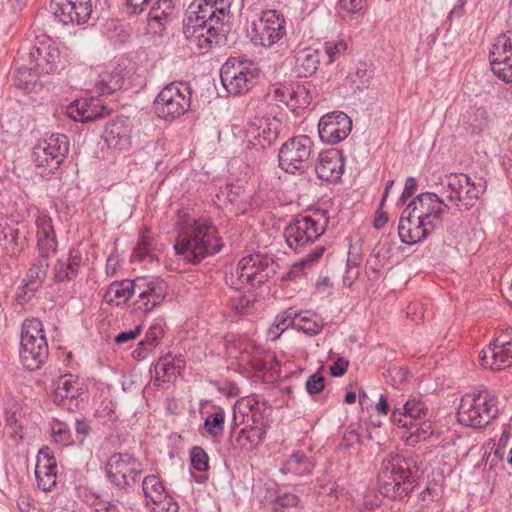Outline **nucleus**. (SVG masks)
I'll return each instance as SVG.
<instances>
[{"instance_id":"37998d69","label":"nucleus","mask_w":512,"mask_h":512,"mask_svg":"<svg viewBox=\"0 0 512 512\" xmlns=\"http://www.w3.org/2000/svg\"><path fill=\"white\" fill-rule=\"evenodd\" d=\"M326 248L323 245L315 247L311 252L306 254L299 262H296L292 269L288 271L285 278L288 280L294 279L299 272L305 268L313 265L314 263L318 262L319 259L323 256Z\"/></svg>"},{"instance_id":"4468645a","label":"nucleus","mask_w":512,"mask_h":512,"mask_svg":"<svg viewBox=\"0 0 512 512\" xmlns=\"http://www.w3.org/2000/svg\"><path fill=\"white\" fill-rule=\"evenodd\" d=\"M484 368L500 371L512 365V328L498 330L489 345L481 351Z\"/></svg>"},{"instance_id":"7c9ffc66","label":"nucleus","mask_w":512,"mask_h":512,"mask_svg":"<svg viewBox=\"0 0 512 512\" xmlns=\"http://www.w3.org/2000/svg\"><path fill=\"white\" fill-rule=\"evenodd\" d=\"M82 264L83 259L80 251L71 250L66 261L58 260L55 264L53 271L55 282L74 280L78 276Z\"/></svg>"},{"instance_id":"c85d7f7f","label":"nucleus","mask_w":512,"mask_h":512,"mask_svg":"<svg viewBox=\"0 0 512 512\" xmlns=\"http://www.w3.org/2000/svg\"><path fill=\"white\" fill-rule=\"evenodd\" d=\"M26 225L24 223H6L0 228V241L6 242L5 249L10 255H17L23 249L26 242Z\"/></svg>"},{"instance_id":"09e8293b","label":"nucleus","mask_w":512,"mask_h":512,"mask_svg":"<svg viewBox=\"0 0 512 512\" xmlns=\"http://www.w3.org/2000/svg\"><path fill=\"white\" fill-rule=\"evenodd\" d=\"M190 460L193 469L199 472H205L209 469V456L200 446H195L191 449Z\"/></svg>"},{"instance_id":"c03bdc74","label":"nucleus","mask_w":512,"mask_h":512,"mask_svg":"<svg viewBox=\"0 0 512 512\" xmlns=\"http://www.w3.org/2000/svg\"><path fill=\"white\" fill-rule=\"evenodd\" d=\"M225 424V411L218 408L215 413L207 416L204 421V428L207 433L212 437L222 436Z\"/></svg>"},{"instance_id":"f03ea898","label":"nucleus","mask_w":512,"mask_h":512,"mask_svg":"<svg viewBox=\"0 0 512 512\" xmlns=\"http://www.w3.org/2000/svg\"><path fill=\"white\" fill-rule=\"evenodd\" d=\"M418 471L416 457L389 453L383 459L377 477L380 493L393 500H402L414 491Z\"/></svg>"},{"instance_id":"774afa93","label":"nucleus","mask_w":512,"mask_h":512,"mask_svg":"<svg viewBox=\"0 0 512 512\" xmlns=\"http://www.w3.org/2000/svg\"><path fill=\"white\" fill-rule=\"evenodd\" d=\"M417 187V181L414 177H408L405 181L403 192L400 196L399 201L405 203L415 192Z\"/></svg>"},{"instance_id":"cd10ccee","label":"nucleus","mask_w":512,"mask_h":512,"mask_svg":"<svg viewBox=\"0 0 512 512\" xmlns=\"http://www.w3.org/2000/svg\"><path fill=\"white\" fill-rule=\"evenodd\" d=\"M37 246L40 256L50 257L57 251V238L49 216L42 215L36 219Z\"/></svg>"},{"instance_id":"a878e982","label":"nucleus","mask_w":512,"mask_h":512,"mask_svg":"<svg viewBox=\"0 0 512 512\" xmlns=\"http://www.w3.org/2000/svg\"><path fill=\"white\" fill-rule=\"evenodd\" d=\"M103 138L109 147L126 149L131 143V124L128 118L117 117L104 128Z\"/></svg>"},{"instance_id":"052dcab7","label":"nucleus","mask_w":512,"mask_h":512,"mask_svg":"<svg viewBox=\"0 0 512 512\" xmlns=\"http://www.w3.org/2000/svg\"><path fill=\"white\" fill-rule=\"evenodd\" d=\"M91 430L90 422L86 418L77 419L75 422V431L79 443H83Z\"/></svg>"},{"instance_id":"4c0bfd02","label":"nucleus","mask_w":512,"mask_h":512,"mask_svg":"<svg viewBox=\"0 0 512 512\" xmlns=\"http://www.w3.org/2000/svg\"><path fill=\"white\" fill-rule=\"evenodd\" d=\"M142 490L147 502L160 503L166 498V490L159 476L151 474L142 481Z\"/></svg>"},{"instance_id":"bf43d9fd","label":"nucleus","mask_w":512,"mask_h":512,"mask_svg":"<svg viewBox=\"0 0 512 512\" xmlns=\"http://www.w3.org/2000/svg\"><path fill=\"white\" fill-rule=\"evenodd\" d=\"M298 502L299 498L295 494L283 493L278 495L275 499V510L279 511L282 508L295 507Z\"/></svg>"},{"instance_id":"39448f33","label":"nucleus","mask_w":512,"mask_h":512,"mask_svg":"<svg viewBox=\"0 0 512 512\" xmlns=\"http://www.w3.org/2000/svg\"><path fill=\"white\" fill-rule=\"evenodd\" d=\"M278 264L268 255L253 253L243 257L230 277L231 285L237 289L246 286L260 287L276 274Z\"/></svg>"},{"instance_id":"5701e85b","label":"nucleus","mask_w":512,"mask_h":512,"mask_svg":"<svg viewBox=\"0 0 512 512\" xmlns=\"http://www.w3.org/2000/svg\"><path fill=\"white\" fill-rule=\"evenodd\" d=\"M420 219L417 218V214L415 212L409 211V207L403 210L399 225H398V235L400 241L406 245H414L416 243L422 242L427 239L434 231L428 229L425 230L426 234L423 236L421 233L424 230L422 223L420 224Z\"/></svg>"},{"instance_id":"473e14b6","label":"nucleus","mask_w":512,"mask_h":512,"mask_svg":"<svg viewBox=\"0 0 512 512\" xmlns=\"http://www.w3.org/2000/svg\"><path fill=\"white\" fill-rule=\"evenodd\" d=\"M282 130V122L276 117H267L263 120H260V125L252 131L254 138L257 140L258 144L264 148L265 145H271L274 143Z\"/></svg>"},{"instance_id":"a18cd8bd","label":"nucleus","mask_w":512,"mask_h":512,"mask_svg":"<svg viewBox=\"0 0 512 512\" xmlns=\"http://www.w3.org/2000/svg\"><path fill=\"white\" fill-rule=\"evenodd\" d=\"M164 327V320L158 319L149 327L145 338L139 343V345L144 346L145 349L149 350L156 347L164 336Z\"/></svg>"},{"instance_id":"13d9d810","label":"nucleus","mask_w":512,"mask_h":512,"mask_svg":"<svg viewBox=\"0 0 512 512\" xmlns=\"http://www.w3.org/2000/svg\"><path fill=\"white\" fill-rule=\"evenodd\" d=\"M266 425L264 422H261L260 425L250 426L249 430H247V440L251 443L259 444L261 443L266 436ZM246 430H242L241 433H245Z\"/></svg>"},{"instance_id":"bb28decb","label":"nucleus","mask_w":512,"mask_h":512,"mask_svg":"<svg viewBox=\"0 0 512 512\" xmlns=\"http://www.w3.org/2000/svg\"><path fill=\"white\" fill-rule=\"evenodd\" d=\"M315 172L319 179L324 181H335L344 172V161L342 156L335 150H328L320 153L315 165Z\"/></svg>"},{"instance_id":"f704fd0d","label":"nucleus","mask_w":512,"mask_h":512,"mask_svg":"<svg viewBox=\"0 0 512 512\" xmlns=\"http://www.w3.org/2000/svg\"><path fill=\"white\" fill-rule=\"evenodd\" d=\"M175 6L172 0H157L148 13L151 27L162 28L174 18Z\"/></svg>"},{"instance_id":"a211bd4d","label":"nucleus","mask_w":512,"mask_h":512,"mask_svg":"<svg viewBox=\"0 0 512 512\" xmlns=\"http://www.w3.org/2000/svg\"><path fill=\"white\" fill-rule=\"evenodd\" d=\"M135 304L138 309L150 312L159 306L167 295V284L160 277L135 278Z\"/></svg>"},{"instance_id":"c756f323","label":"nucleus","mask_w":512,"mask_h":512,"mask_svg":"<svg viewBox=\"0 0 512 512\" xmlns=\"http://www.w3.org/2000/svg\"><path fill=\"white\" fill-rule=\"evenodd\" d=\"M276 93L280 95V101L290 107L293 112L308 107L312 101L310 90L305 85L284 86L282 89H277Z\"/></svg>"},{"instance_id":"6e6552de","label":"nucleus","mask_w":512,"mask_h":512,"mask_svg":"<svg viewBox=\"0 0 512 512\" xmlns=\"http://www.w3.org/2000/svg\"><path fill=\"white\" fill-rule=\"evenodd\" d=\"M498 413L497 398L489 393L464 397L457 411V420L468 427H485Z\"/></svg>"},{"instance_id":"338daca9","label":"nucleus","mask_w":512,"mask_h":512,"mask_svg":"<svg viewBox=\"0 0 512 512\" xmlns=\"http://www.w3.org/2000/svg\"><path fill=\"white\" fill-rule=\"evenodd\" d=\"M79 497L81 498V500L84 503H86L87 505H89L90 507L93 508V512H95V508L99 507V505H100V503L102 501V500L99 499L98 495H96L95 493L89 491L86 488H83L82 490H80Z\"/></svg>"},{"instance_id":"79ce46f5","label":"nucleus","mask_w":512,"mask_h":512,"mask_svg":"<svg viewBox=\"0 0 512 512\" xmlns=\"http://www.w3.org/2000/svg\"><path fill=\"white\" fill-rule=\"evenodd\" d=\"M34 339H46L43 324L38 318L25 319L21 327L20 342H31Z\"/></svg>"},{"instance_id":"6ab92c4d","label":"nucleus","mask_w":512,"mask_h":512,"mask_svg":"<svg viewBox=\"0 0 512 512\" xmlns=\"http://www.w3.org/2000/svg\"><path fill=\"white\" fill-rule=\"evenodd\" d=\"M489 61L495 76L512 82V30L499 35L490 50Z\"/></svg>"},{"instance_id":"e433bc0d","label":"nucleus","mask_w":512,"mask_h":512,"mask_svg":"<svg viewBox=\"0 0 512 512\" xmlns=\"http://www.w3.org/2000/svg\"><path fill=\"white\" fill-rule=\"evenodd\" d=\"M81 394L82 388L71 374L61 376L55 383L56 400L77 399Z\"/></svg>"},{"instance_id":"864d4df0","label":"nucleus","mask_w":512,"mask_h":512,"mask_svg":"<svg viewBox=\"0 0 512 512\" xmlns=\"http://www.w3.org/2000/svg\"><path fill=\"white\" fill-rule=\"evenodd\" d=\"M324 49L329 62H333L346 52L347 44L344 40L328 41L325 43Z\"/></svg>"},{"instance_id":"7ed1b4c3","label":"nucleus","mask_w":512,"mask_h":512,"mask_svg":"<svg viewBox=\"0 0 512 512\" xmlns=\"http://www.w3.org/2000/svg\"><path fill=\"white\" fill-rule=\"evenodd\" d=\"M222 245L216 227L210 220L203 219L195 221L189 231L179 235L174 250L187 262L197 264L218 253Z\"/></svg>"},{"instance_id":"e2e57ef3","label":"nucleus","mask_w":512,"mask_h":512,"mask_svg":"<svg viewBox=\"0 0 512 512\" xmlns=\"http://www.w3.org/2000/svg\"><path fill=\"white\" fill-rule=\"evenodd\" d=\"M346 267V272L343 276V284L350 287L359 277V264L354 263V266H350V259H347Z\"/></svg>"},{"instance_id":"680f3d73","label":"nucleus","mask_w":512,"mask_h":512,"mask_svg":"<svg viewBox=\"0 0 512 512\" xmlns=\"http://www.w3.org/2000/svg\"><path fill=\"white\" fill-rule=\"evenodd\" d=\"M367 0H339L343 10L349 13H359L366 7Z\"/></svg>"},{"instance_id":"20e7f679","label":"nucleus","mask_w":512,"mask_h":512,"mask_svg":"<svg viewBox=\"0 0 512 512\" xmlns=\"http://www.w3.org/2000/svg\"><path fill=\"white\" fill-rule=\"evenodd\" d=\"M328 223L327 210L316 208L304 211L293 218L284 229L283 236L287 246L295 252H301L325 233Z\"/></svg>"},{"instance_id":"412c9836","label":"nucleus","mask_w":512,"mask_h":512,"mask_svg":"<svg viewBox=\"0 0 512 512\" xmlns=\"http://www.w3.org/2000/svg\"><path fill=\"white\" fill-rule=\"evenodd\" d=\"M219 200L229 203L235 214H246L256 210L259 206L253 189L244 187L239 183H230L217 194Z\"/></svg>"},{"instance_id":"1a4fd4ad","label":"nucleus","mask_w":512,"mask_h":512,"mask_svg":"<svg viewBox=\"0 0 512 512\" xmlns=\"http://www.w3.org/2000/svg\"><path fill=\"white\" fill-rule=\"evenodd\" d=\"M435 192H423L414 197L407 205L409 211L415 212L420 224L424 227L423 236L428 229L435 231L441 224L444 215L456 206L446 201L445 196Z\"/></svg>"},{"instance_id":"8fccbe9b","label":"nucleus","mask_w":512,"mask_h":512,"mask_svg":"<svg viewBox=\"0 0 512 512\" xmlns=\"http://www.w3.org/2000/svg\"><path fill=\"white\" fill-rule=\"evenodd\" d=\"M295 327L309 336H314L321 332L323 323L321 321L312 320L307 316H301L298 314V317L295 321Z\"/></svg>"},{"instance_id":"ddd939ff","label":"nucleus","mask_w":512,"mask_h":512,"mask_svg":"<svg viewBox=\"0 0 512 512\" xmlns=\"http://www.w3.org/2000/svg\"><path fill=\"white\" fill-rule=\"evenodd\" d=\"M286 19L276 10L263 11L251 25L250 39L253 44L271 48L286 35Z\"/></svg>"},{"instance_id":"f3484780","label":"nucleus","mask_w":512,"mask_h":512,"mask_svg":"<svg viewBox=\"0 0 512 512\" xmlns=\"http://www.w3.org/2000/svg\"><path fill=\"white\" fill-rule=\"evenodd\" d=\"M50 12L65 26H80L91 18V0H51Z\"/></svg>"},{"instance_id":"393cba45","label":"nucleus","mask_w":512,"mask_h":512,"mask_svg":"<svg viewBox=\"0 0 512 512\" xmlns=\"http://www.w3.org/2000/svg\"><path fill=\"white\" fill-rule=\"evenodd\" d=\"M427 407L421 399H408L401 406L394 405L391 419L398 427L408 428L415 421L424 419L427 414Z\"/></svg>"},{"instance_id":"0eeeda50","label":"nucleus","mask_w":512,"mask_h":512,"mask_svg":"<svg viewBox=\"0 0 512 512\" xmlns=\"http://www.w3.org/2000/svg\"><path fill=\"white\" fill-rule=\"evenodd\" d=\"M441 191L446 201L456 206L457 210H469L486 190V182L472 181L464 173H450L441 181Z\"/></svg>"},{"instance_id":"6e6d98bb","label":"nucleus","mask_w":512,"mask_h":512,"mask_svg":"<svg viewBox=\"0 0 512 512\" xmlns=\"http://www.w3.org/2000/svg\"><path fill=\"white\" fill-rule=\"evenodd\" d=\"M325 383V377L319 371L315 372L306 381V391L309 395L319 394L325 388Z\"/></svg>"},{"instance_id":"2eb2a0df","label":"nucleus","mask_w":512,"mask_h":512,"mask_svg":"<svg viewBox=\"0 0 512 512\" xmlns=\"http://www.w3.org/2000/svg\"><path fill=\"white\" fill-rule=\"evenodd\" d=\"M69 150L68 138L64 134H52L33 149V159L36 166L45 168L48 173H54L63 162Z\"/></svg>"},{"instance_id":"603ef678","label":"nucleus","mask_w":512,"mask_h":512,"mask_svg":"<svg viewBox=\"0 0 512 512\" xmlns=\"http://www.w3.org/2000/svg\"><path fill=\"white\" fill-rule=\"evenodd\" d=\"M297 317L298 313L293 308H289L275 317L274 327L279 328L281 331H285L290 326H295Z\"/></svg>"},{"instance_id":"c9c22d12","label":"nucleus","mask_w":512,"mask_h":512,"mask_svg":"<svg viewBox=\"0 0 512 512\" xmlns=\"http://www.w3.org/2000/svg\"><path fill=\"white\" fill-rule=\"evenodd\" d=\"M314 469V463L312 460L303 452H294L289 459L282 465L280 471L283 474H293L296 476H309L312 474Z\"/></svg>"},{"instance_id":"9b49d317","label":"nucleus","mask_w":512,"mask_h":512,"mask_svg":"<svg viewBox=\"0 0 512 512\" xmlns=\"http://www.w3.org/2000/svg\"><path fill=\"white\" fill-rule=\"evenodd\" d=\"M143 472L141 461L129 453L112 454L105 465V473L112 485L128 493Z\"/></svg>"},{"instance_id":"58836bf2","label":"nucleus","mask_w":512,"mask_h":512,"mask_svg":"<svg viewBox=\"0 0 512 512\" xmlns=\"http://www.w3.org/2000/svg\"><path fill=\"white\" fill-rule=\"evenodd\" d=\"M40 73H35V66L30 63L29 66L22 65L15 69L14 85L26 92H31L37 84V77Z\"/></svg>"},{"instance_id":"9d476101","label":"nucleus","mask_w":512,"mask_h":512,"mask_svg":"<svg viewBox=\"0 0 512 512\" xmlns=\"http://www.w3.org/2000/svg\"><path fill=\"white\" fill-rule=\"evenodd\" d=\"M19 57L27 56L35 66V73L54 74L64 68L65 60L58 47L50 38L38 40L34 44L22 45L18 51Z\"/></svg>"},{"instance_id":"4be33fe9","label":"nucleus","mask_w":512,"mask_h":512,"mask_svg":"<svg viewBox=\"0 0 512 512\" xmlns=\"http://www.w3.org/2000/svg\"><path fill=\"white\" fill-rule=\"evenodd\" d=\"M110 110L98 98L78 99L67 106L66 114L69 118L87 123L96 121L109 115Z\"/></svg>"},{"instance_id":"72a5a7b5","label":"nucleus","mask_w":512,"mask_h":512,"mask_svg":"<svg viewBox=\"0 0 512 512\" xmlns=\"http://www.w3.org/2000/svg\"><path fill=\"white\" fill-rule=\"evenodd\" d=\"M135 295V279H124L111 283L105 293L108 304L119 306Z\"/></svg>"},{"instance_id":"b1692460","label":"nucleus","mask_w":512,"mask_h":512,"mask_svg":"<svg viewBox=\"0 0 512 512\" xmlns=\"http://www.w3.org/2000/svg\"><path fill=\"white\" fill-rule=\"evenodd\" d=\"M47 339H34L31 342H20L19 356L25 369L35 371L40 369L48 359Z\"/></svg>"},{"instance_id":"f257e3e1","label":"nucleus","mask_w":512,"mask_h":512,"mask_svg":"<svg viewBox=\"0 0 512 512\" xmlns=\"http://www.w3.org/2000/svg\"><path fill=\"white\" fill-rule=\"evenodd\" d=\"M233 0H194L183 23L187 39L200 49L209 50L226 40L228 19Z\"/></svg>"},{"instance_id":"2f4dec72","label":"nucleus","mask_w":512,"mask_h":512,"mask_svg":"<svg viewBox=\"0 0 512 512\" xmlns=\"http://www.w3.org/2000/svg\"><path fill=\"white\" fill-rule=\"evenodd\" d=\"M320 64L319 51L311 47L299 50L295 55L294 71L298 77L312 76Z\"/></svg>"},{"instance_id":"3c124183","label":"nucleus","mask_w":512,"mask_h":512,"mask_svg":"<svg viewBox=\"0 0 512 512\" xmlns=\"http://www.w3.org/2000/svg\"><path fill=\"white\" fill-rule=\"evenodd\" d=\"M433 426L430 421H425L424 419L415 421L411 427L407 429L410 430V438H415V441L425 440L427 437L433 434L432 430Z\"/></svg>"},{"instance_id":"dca6fc26","label":"nucleus","mask_w":512,"mask_h":512,"mask_svg":"<svg viewBox=\"0 0 512 512\" xmlns=\"http://www.w3.org/2000/svg\"><path fill=\"white\" fill-rule=\"evenodd\" d=\"M234 58L228 59L220 70V79L223 87L230 95L245 94L256 84L258 72L243 66L242 62L235 65Z\"/></svg>"},{"instance_id":"5fc2aeb1","label":"nucleus","mask_w":512,"mask_h":512,"mask_svg":"<svg viewBox=\"0 0 512 512\" xmlns=\"http://www.w3.org/2000/svg\"><path fill=\"white\" fill-rule=\"evenodd\" d=\"M100 95H110L121 88V81L117 77L114 79L111 75H105L97 84Z\"/></svg>"},{"instance_id":"0e129e2a","label":"nucleus","mask_w":512,"mask_h":512,"mask_svg":"<svg viewBox=\"0 0 512 512\" xmlns=\"http://www.w3.org/2000/svg\"><path fill=\"white\" fill-rule=\"evenodd\" d=\"M160 368L165 375H168L170 373H174V369H176L175 364V358H173V355L171 353L166 354L165 356L161 357L156 369Z\"/></svg>"},{"instance_id":"4d7b16f0","label":"nucleus","mask_w":512,"mask_h":512,"mask_svg":"<svg viewBox=\"0 0 512 512\" xmlns=\"http://www.w3.org/2000/svg\"><path fill=\"white\" fill-rule=\"evenodd\" d=\"M37 291H39V288L24 281L23 285L19 287L16 295L17 303L21 306L27 304L35 296Z\"/></svg>"},{"instance_id":"f8f14e48","label":"nucleus","mask_w":512,"mask_h":512,"mask_svg":"<svg viewBox=\"0 0 512 512\" xmlns=\"http://www.w3.org/2000/svg\"><path fill=\"white\" fill-rule=\"evenodd\" d=\"M312 151L313 142L310 137H292L283 143L279 150V167L289 174H302L310 166Z\"/></svg>"},{"instance_id":"423d86ee","label":"nucleus","mask_w":512,"mask_h":512,"mask_svg":"<svg viewBox=\"0 0 512 512\" xmlns=\"http://www.w3.org/2000/svg\"><path fill=\"white\" fill-rule=\"evenodd\" d=\"M192 89L187 82L174 81L167 84L153 102L154 114L162 120L178 119L191 107Z\"/></svg>"},{"instance_id":"de8ad7c7","label":"nucleus","mask_w":512,"mask_h":512,"mask_svg":"<svg viewBox=\"0 0 512 512\" xmlns=\"http://www.w3.org/2000/svg\"><path fill=\"white\" fill-rule=\"evenodd\" d=\"M151 247V239L149 236V230H145L139 238L137 243V247L134 250L133 257L138 259L139 261H152L153 255L150 250Z\"/></svg>"},{"instance_id":"69168bd1","label":"nucleus","mask_w":512,"mask_h":512,"mask_svg":"<svg viewBox=\"0 0 512 512\" xmlns=\"http://www.w3.org/2000/svg\"><path fill=\"white\" fill-rule=\"evenodd\" d=\"M157 505V508L154 509V512H178L179 506L178 503L170 496L166 495V498L162 500L160 503H154Z\"/></svg>"},{"instance_id":"ea45409f","label":"nucleus","mask_w":512,"mask_h":512,"mask_svg":"<svg viewBox=\"0 0 512 512\" xmlns=\"http://www.w3.org/2000/svg\"><path fill=\"white\" fill-rule=\"evenodd\" d=\"M48 259V257L44 256H39L37 259H35L28 269L24 281L40 289L47 277L49 268Z\"/></svg>"},{"instance_id":"aec40b11","label":"nucleus","mask_w":512,"mask_h":512,"mask_svg":"<svg viewBox=\"0 0 512 512\" xmlns=\"http://www.w3.org/2000/svg\"><path fill=\"white\" fill-rule=\"evenodd\" d=\"M351 130L352 120L342 111H334L322 116L318 124L320 139L331 145L346 139Z\"/></svg>"},{"instance_id":"49530a36","label":"nucleus","mask_w":512,"mask_h":512,"mask_svg":"<svg viewBox=\"0 0 512 512\" xmlns=\"http://www.w3.org/2000/svg\"><path fill=\"white\" fill-rule=\"evenodd\" d=\"M51 434L56 443L68 444L72 443V434L68 425L58 418H52L50 423Z\"/></svg>"},{"instance_id":"a19ab883","label":"nucleus","mask_w":512,"mask_h":512,"mask_svg":"<svg viewBox=\"0 0 512 512\" xmlns=\"http://www.w3.org/2000/svg\"><path fill=\"white\" fill-rule=\"evenodd\" d=\"M35 476L38 487L43 491H50L56 486L57 465L36 464Z\"/></svg>"}]
</instances>
